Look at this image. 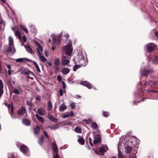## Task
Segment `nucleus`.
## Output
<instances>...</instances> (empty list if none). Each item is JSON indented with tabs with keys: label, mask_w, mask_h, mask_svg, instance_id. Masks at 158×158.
I'll return each mask as SVG.
<instances>
[{
	"label": "nucleus",
	"mask_w": 158,
	"mask_h": 158,
	"mask_svg": "<svg viewBox=\"0 0 158 158\" xmlns=\"http://www.w3.org/2000/svg\"><path fill=\"white\" fill-rule=\"evenodd\" d=\"M91 127L94 129H96L98 128V126L96 122H93L91 123Z\"/></svg>",
	"instance_id": "obj_28"
},
{
	"label": "nucleus",
	"mask_w": 158,
	"mask_h": 158,
	"mask_svg": "<svg viewBox=\"0 0 158 158\" xmlns=\"http://www.w3.org/2000/svg\"><path fill=\"white\" fill-rule=\"evenodd\" d=\"M52 107V103L50 101H49L48 103L47 109L50 110Z\"/></svg>",
	"instance_id": "obj_35"
},
{
	"label": "nucleus",
	"mask_w": 158,
	"mask_h": 158,
	"mask_svg": "<svg viewBox=\"0 0 158 158\" xmlns=\"http://www.w3.org/2000/svg\"><path fill=\"white\" fill-rule=\"evenodd\" d=\"M69 117H72L74 115V113L72 111H71L70 114H69Z\"/></svg>",
	"instance_id": "obj_53"
},
{
	"label": "nucleus",
	"mask_w": 158,
	"mask_h": 158,
	"mask_svg": "<svg viewBox=\"0 0 158 158\" xmlns=\"http://www.w3.org/2000/svg\"><path fill=\"white\" fill-rule=\"evenodd\" d=\"M149 91L150 93H158V91H154L152 90H149Z\"/></svg>",
	"instance_id": "obj_52"
},
{
	"label": "nucleus",
	"mask_w": 158,
	"mask_h": 158,
	"mask_svg": "<svg viewBox=\"0 0 158 158\" xmlns=\"http://www.w3.org/2000/svg\"><path fill=\"white\" fill-rule=\"evenodd\" d=\"M82 121L85 123L87 124H88L89 123L88 120L87 119H83Z\"/></svg>",
	"instance_id": "obj_50"
},
{
	"label": "nucleus",
	"mask_w": 158,
	"mask_h": 158,
	"mask_svg": "<svg viewBox=\"0 0 158 158\" xmlns=\"http://www.w3.org/2000/svg\"><path fill=\"white\" fill-rule=\"evenodd\" d=\"M51 146L54 152L53 158H60L58 155V148L55 141L52 143Z\"/></svg>",
	"instance_id": "obj_2"
},
{
	"label": "nucleus",
	"mask_w": 158,
	"mask_h": 158,
	"mask_svg": "<svg viewBox=\"0 0 158 158\" xmlns=\"http://www.w3.org/2000/svg\"><path fill=\"white\" fill-rule=\"evenodd\" d=\"M20 27L21 29L24 31L26 33H28V31L27 29L26 28L24 27L22 25H20Z\"/></svg>",
	"instance_id": "obj_31"
},
{
	"label": "nucleus",
	"mask_w": 158,
	"mask_h": 158,
	"mask_svg": "<svg viewBox=\"0 0 158 158\" xmlns=\"http://www.w3.org/2000/svg\"><path fill=\"white\" fill-rule=\"evenodd\" d=\"M82 64H80V66L77 65H75L73 67V70L74 71H76L81 66H83Z\"/></svg>",
	"instance_id": "obj_36"
},
{
	"label": "nucleus",
	"mask_w": 158,
	"mask_h": 158,
	"mask_svg": "<svg viewBox=\"0 0 158 158\" xmlns=\"http://www.w3.org/2000/svg\"><path fill=\"white\" fill-rule=\"evenodd\" d=\"M40 131V127L38 126H36L34 129L33 131L35 135H38Z\"/></svg>",
	"instance_id": "obj_15"
},
{
	"label": "nucleus",
	"mask_w": 158,
	"mask_h": 158,
	"mask_svg": "<svg viewBox=\"0 0 158 158\" xmlns=\"http://www.w3.org/2000/svg\"><path fill=\"white\" fill-rule=\"evenodd\" d=\"M118 158H123V157H122V155H119L118 156Z\"/></svg>",
	"instance_id": "obj_63"
},
{
	"label": "nucleus",
	"mask_w": 158,
	"mask_h": 158,
	"mask_svg": "<svg viewBox=\"0 0 158 158\" xmlns=\"http://www.w3.org/2000/svg\"><path fill=\"white\" fill-rule=\"evenodd\" d=\"M0 88H3V85L1 80L0 79Z\"/></svg>",
	"instance_id": "obj_44"
},
{
	"label": "nucleus",
	"mask_w": 158,
	"mask_h": 158,
	"mask_svg": "<svg viewBox=\"0 0 158 158\" xmlns=\"http://www.w3.org/2000/svg\"><path fill=\"white\" fill-rule=\"evenodd\" d=\"M21 73L22 74H24L25 75H30L31 74L32 75L33 74V73L30 71L29 70H23L21 71Z\"/></svg>",
	"instance_id": "obj_18"
},
{
	"label": "nucleus",
	"mask_w": 158,
	"mask_h": 158,
	"mask_svg": "<svg viewBox=\"0 0 158 158\" xmlns=\"http://www.w3.org/2000/svg\"><path fill=\"white\" fill-rule=\"evenodd\" d=\"M130 158H136V157L135 156H132L130 157Z\"/></svg>",
	"instance_id": "obj_64"
},
{
	"label": "nucleus",
	"mask_w": 158,
	"mask_h": 158,
	"mask_svg": "<svg viewBox=\"0 0 158 158\" xmlns=\"http://www.w3.org/2000/svg\"><path fill=\"white\" fill-rule=\"evenodd\" d=\"M9 46L14 47L13 39L11 36L9 37Z\"/></svg>",
	"instance_id": "obj_20"
},
{
	"label": "nucleus",
	"mask_w": 158,
	"mask_h": 158,
	"mask_svg": "<svg viewBox=\"0 0 158 158\" xmlns=\"http://www.w3.org/2000/svg\"><path fill=\"white\" fill-rule=\"evenodd\" d=\"M62 86L64 89H65L66 88V85L65 83L63 81H62Z\"/></svg>",
	"instance_id": "obj_46"
},
{
	"label": "nucleus",
	"mask_w": 158,
	"mask_h": 158,
	"mask_svg": "<svg viewBox=\"0 0 158 158\" xmlns=\"http://www.w3.org/2000/svg\"><path fill=\"white\" fill-rule=\"evenodd\" d=\"M54 64L55 66V72L56 73L60 69V60L59 58H57L55 59Z\"/></svg>",
	"instance_id": "obj_5"
},
{
	"label": "nucleus",
	"mask_w": 158,
	"mask_h": 158,
	"mask_svg": "<svg viewBox=\"0 0 158 158\" xmlns=\"http://www.w3.org/2000/svg\"><path fill=\"white\" fill-rule=\"evenodd\" d=\"M81 84L83 86L86 87L89 89L91 88V85L87 81H82L81 82Z\"/></svg>",
	"instance_id": "obj_13"
},
{
	"label": "nucleus",
	"mask_w": 158,
	"mask_h": 158,
	"mask_svg": "<svg viewBox=\"0 0 158 158\" xmlns=\"http://www.w3.org/2000/svg\"><path fill=\"white\" fill-rule=\"evenodd\" d=\"M103 115L105 117H107L109 116V113L107 112L103 111Z\"/></svg>",
	"instance_id": "obj_38"
},
{
	"label": "nucleus",
	"mask_w": 158,
	"mask_h": 158,
	"mask_svg": "<svg viewBox=\"0 0 158 158\" xmlns=\"http://www.w3.org/2000/svg\"><path fill=\"white\" fill-rule=\"evenodd\" d=\"M52 41L53 44H59L60 42V38H57L56 36L55 35H53L52 36Z\"/></svg>",
	"instance_id": "obj_9"
},
{
	"label": "nucleus",
	"mask_w": 158,
	"mask_h": 158,
	"mask_svg": "<svg viewBox=\"0 0 158 158\" xmlns=\"http://www.w3.org/2000/svg\"><path fill=\"white\" fill-rule=\"evenodd\" d=\"M15 52V49L14 47L10 46L4 51V52L5 53H6V54H7L6 53H11L13 54H14Z\"/></svg>",
	"instance_id": "obj_6"
},
{
	"label": "nucleus",
	"mask_w": 158,
	"mask_h": 158,
	"mask_svg": "<svg viewBox=\"0 0 158 158\" xmlns=\"http://www.w3.org/2000/svg\"><path fill=\"white\" fill-rule=\"evenodd\" d=\"M156 47V45L154 43H152L148 45V52L151 53L153 51L154 48Z\"/></svg>",
	"instance_id": "obj_7"
},
{
	"label": "nucleus",
	"mask_w": 158,
	"mask_h": 158,
	"mask_svg": "<svg viewBox=\"0 0 158 158\" xmlns=\"http://www.w3.org/2000/svg\"><path fill=\"white\" fill-rule=\"evenodd\" d=\"M132 150V148L129 146H127L125 148V152L126 153H130Z\"/></svg>",
	"instance_id": "obj_25"
},
{
	"label": "nucleus",
	"mask_w": 158,
	"mask_h": 158,
	"mask_svg": "<svg viewBox=\"0 0 158 158\" xmlns=\"http://www.w3.org/2000/svg\"><path fill=\"white\" fill-rule=\"evenodd\" d=\"M46 63L49 66H52V64L50 62H47Z\"/></svg>",
	"instance_id": "obj_57"
},
{
	"label": "nucleus",
	"mask_w": 158,
	"mask_h": 158,
	"mask_svg": "<svg viewBox=\"0 0 158 158\" xmlns=\"http://www.w3.org/2000/svg\"><path fill=\"white\" fill-rule=\"evenodd\" d=\"M61 72L63 74H67L69 72L70 70L67 68H64L62 69Z\"/></svg>",
	"instance_id": "obj_21"
},
{
	"label": "nucleus",
	"mask_w": 158,
	"mask_h": 158,
	"mask_svg": "<svg viewBox=\"0 0 158 158\" xmlns=\"http://www.w3.org/2000/svg\"><path fill=\"white\" fill-rule=\"evenodd\" d=\"M69 117V114H65L63 115V118H64Z\"/></svg>",
	"instance_id": "obj_45"
},
{
	"label": "nucleus",
	"mask_w": 158,
	"mask_h": 158,
	"mask_svg": "<svg viewBox=\"0 0 158 158\" xmlns=\"http://www.w3.org/2000/svg\"><path fill=\"white\" fill-rule=\"evenodd\" d=\"M101 137L100 135L98 134L96 135L94 140V143L96 144L98 143H100L101 141Z\"/></svg>",
	"instance_id": "obj_8"
},
{
	"label": "nucleus",
	"mask_w": 158,
	"mask_h": 158,
	"mask_svg": "<svg viewBox=\"0 0 158 158\" xmlns=\"http://www.w3.org/2000/svg\"><path fill=\"white\" fill-rule=\"evenodd\" d=\"M8 75H10L11 74V69H9L8 71Z\"/></svg>",
	"instance_id": "obj_56"
},
{
	"label": "nucleus",
	"mask_w": 158,
	"mask_h": 158,
	"mask_svg": "<svg viewBox=\"0 0 158 158\" xmlns=\"http://www.w3.org/2000/svg\"><path fill=\"white\" fill-rule=\"evenodd\" d=\"M35 44L37 47L36 49L38 54L39 55H40V60L43 62L46 61L47 60L46 58L43 56L41 55V53L40 51H43V49L42 47L37 42H35Z\"/></svg>",
	"instance_id": "obj_1"
},
{
	"label": "nucleus",
	"mask_w": 158,
	"mask_h": 158,
	"mask_svg": "<svg viewBox=\"0 0 158 158\" xmlns=\"http://www.w3.org/2000/svg\"><path fill=\"white\" fill-rule=\"evenodd\" d=\"M26 49L28 52H29L32 54L34 53V52L32 51L31 48L29 45L27 46Z\"/></svg>",
	"instance_id": "obj_30"
},
{
	"label": "nucleus",
	"mask_w": 158,
	"mask_h": 158,
	"mask_svg": "<svg viewBox=\"0 0 158 158\" xmlns=\"http://www.w3.org/2000/svg\"><path fill=\"white\" fill-rule=\"evenodd\" d=\"M75 131L76 132L78 133H81L82 131L81 128L79 127H77L75 128Z\"/></svg>",
	"instance_id": "obj_34"
},
{
	"label": "nucleus",
	"mask_w": 158,
	"mask_h": 158,
	"mask_svg": "<svg viewBox=\"0 0 158 158\" xmlns=\"http://www.w3.org/2000/svg\"><path fill=\"white\" fill-rule=\"evenodd\" d=\"M27 114L26 109L25 106H22L19 109L17 112V114L19 116H22L24 114Z\"/></svg>",
	"instance_id": "obj_4"
},
{
	"label": "nucleus",
	"mask_w": 158,
	"mask_h": 158,
	"mask_svg": "<svg viewBox=\"0 0 158 158\" xmlns=\"http://www.w3.org/2000/svg\"><path fill=\"white\" fill-rule=\"evenodd\" d=\"M65 37H66L67 38H69V35L67 34H65L64 35Z\"/></svg>",
	"instance_id": "obj_61"
},
{
	"label": "nucleus",
	"mask_w": 158,
	"mask_h": 158,
	"mask_svg": "<svg viewBox=\"0 0 158 158\" xmlns=\"http://www.w3.org/2000/svg\"><path fill=\"white\" fill-rule=\"evenodd\" d=\"M20 150L23 153H26L27 152L28 149L25 145L23 144L20 146Z\"/></svg>",
	"instance_id": "obj_10"
},
{
	"label": "nucleus",
	"mask_w": 158,
	"mask_h": 158,
	"mask_svg": "<svg viewBox=\"0 0 158 158\" xmlns=\"http://www.w3.org/2000/svg\"><path fill=\"white\" fill-rule=\"evenodd\" d=\"M78 142L81 145H83L85 143V140L82 137H80L78 139Z\"/></svg>",
	"instance_id": "obj_26"
},
{
	"label": "nucleus",
	"mask_w": 158,
	"mask_h": 158,
	"mask_svg": "<svg viewBox=\"0 0 158 158\" xmlns=\"http://www.w3.org/2000/svg\"><path fill=\"white\" fill-rule=\"evenodd\" d=\"M57 79L58 81H62V77L60 75H58L57 76Z\"/></svg>",
	"instance_id": "obj_42"
},
{
	"label": "nucleus",
	"mask_w": 158,
	"mask_h": 158,
	"mask_svg": "<svg viewBox=\"0 0 158 158\" xmlns=\"http://www.w3.org/2000/svg\"><path fill=\"white\" fill-rule=\"evenodd\" d=\"M37 112L41 115H44L45 114L46 112L44 108H40L38 109Z\"/></svg>",
	"instance_id": "obj_12"
},
{
	"label": "nucleus",
	"mask_w": 158,
	"mask_h": 158,
	"mask_svg": "<svg viewBox=\"0 0 158 158\" xmlns=\"http://www.w3.org/2000/svg\"><path fill=\"white\" fill-rule=\"evenodd\" d=\"M69 62V60L68 59H64L62 60V64L63 65H65L68 64Z\"/></svg>",
	"instance_id": "obj_32"
},
{
	"label": "nucleus",
	"mask_w": 158,
	"mask_h": 158,
	"mask_svg": "<svg viewBox=\"0 0 158 158\" xmlns=\"http://www.w3.org/2000/svg\"><path fill=\"white\" fill-rule=\"evenodd\" d=\"M108 149V148L107 146L106 145H104L99 150V152H100L102 155L106 152Z\"/></svg>",
	"instance_id": "obj_11"
},
{
	"label": "nucleus",
	"mask_w": 158,
	"mask_h": 158,
	"mask_svg": "<svg viewBox=\"0 0 158 158\" xmlns=\"http://www.w3.org/2000/svg\"><path fill=\"white\" fill-rule=\"evenodd\" d=\"M23 40L24 42H26L27 41V38L25 35H23Z\"/></svg>",
	"instance_id": "obj_48"
},
{
	"label": "nucleus",
	"mask_w": 158,
	"mask_h": 158,
	"mask_svg": "<svg viewBox=\"0 0 158 158\" xmlns=\"http://www.w3.org/2000/svg\"><path fill=\"white\" fill-rule=\"evenodd\" d=\"M83 58V57L82 56H81V57H80L79 58L80 59H81V62L82 61H84V60H82V58Z\"/></svg>",
	"instance_id": "obj_60"
},
{
	"label": "nucleus",
	"mask_w": 158,
	"mask_h": 158,
	"mask_svg": "<svg viewBox=\"0 0 158 158\" xmlns=\"http://www.w3.org/2000/svg\"><path fill=\"white\" fill-rule=\"evenodd\" d=\"M44 137L43 135L41 136V137L39 139L38 141V143L41 145L43 143Z\"/></svg>",
	"instance_id": "obj_27"
},
{
	"label": "nucleus",
	"mask_w": 158,
	"mask_h": 158,
	"mask_svg": "<svg viewBox=\"0 0 158 158\" xmlns=\"http://www.w3.org/2000/svg\"><path fill=\"white\" fill-rule=\"evenodd\" d=\"M7 67L9 69H11V66L10 65H7Z\"/></svg>",
	"instance_id": "obj_59"
},
{
	"label": "nucleus",
	"mask_w": 158,
	"mask_h": 158,
	"mask_svg": "<svg viewBox=\"0 0 158 158\" xmlns=\"http://www.w3.org/2000/svg\"><path fill=\"white\" fill-rule=\"evenodd\" d=\"M15 36L18 37L19 39H21V36L20 34L18 31H17L15 32Z\"/></svg>",
	"instance_id": "obj_33"
},
{
	"label": "nucleus",
	"mask_w": 158,
	"mask_h": 158,
	"mask_svg": "<svg viewBox=\"0 0 158 158\" xmlns=\"http://www.w3.org/2000/svg\"><path fill=\"white\" fill-rule=\"evenodd\" d=\"M152 71L150 70H143V76H147L150 73H152Z\"/></svg>",
	"instance_id": "obj_19"
},
{
	"label": "nucleus",
	"mask_w": 158,
	"mask_h": 158,
	"mask_svg": "<svg viewBox=\"0 0 158 158\" xmlns=\"http://www.w3.org/2000/svg\"><path fill=\"white\" fill-rule=\"evenodd\" d=\"M2 70V68L1 64L0 63V73H1Z\"/></svg>",
	"instance_id": "obj_55"
},
{
	"label": "nucleus",
	"mask_w": 158,
	"mask_h": 158,
	"mask_svg": "<svg viewBox=\"0 0 158 158\" xmlns=\"http://www.w3.org/2000/svg\"><path fill=\"white\" fill-rule=\"evenodd\" d=\"M50 128L51 130H55L56 129L59 128L58 124V123L56 124L51 127L50 126Z\"/></svg>",
	"instance_id": "obj_29"
},
{
	"label": "nucleus",
	"mask_w": 158,
	"mask_h": 158,
	"mask_svg": "<svg viewBox=\"0 0 158 158\" xmlns=\"http://www.w3.org/2000/svg\"><path fill=\"white\" fill-rule=\"evenodd\" d=\"M13 92L16 94H19V91L16 89H14Z\"/></svg>",
	"instance_id": "obj_40"
},
{
	"label": "nucleus",
	"mask_w": 158,
	"mask_h": 158,
	"mask_svg": "<svg viewBox=\"0 0 158 158\" xmlns=\"http://www.w3.org/2000/svg\"><path fill=\"white\" fill-rule=\"evenodd\" d=\"M24 61L31 62V60L27 58H20L16 59V61L18 62L22 63Z\"/></svg>",
	"instance_id": "obj_14"
},
{
	"label": "nucleus",
	"mask_w": 158,
	"mask_h": 158,
	"mask_svg": "<svg viewBox=\"0 0 158 158\" xmlns=\"http://www.w3.org/2000/svg\"><path fill=\"white\" fill-rule=\"evenodd\" d=\"M35 116L40 122H41L42 123H44V120L42 117L39 115L37 114H35Z\"/></svg>",
	"instance_id": "obj_23"
},
{
	"label": "nucleus",
	"mask_w": 158,
	"mask_h": 158,
	"mask_svg": "<svg viewBox=\"0 0 158 158\" xmlns=\"http://www.w3.org/2000/svg\"><path fill=\"white\" fill-rule=\"evenodd\" d=\"M3 88H0V98L1 97L3 94Z\"/></svg>",
	"instance_id": "obj_41"
},
{
	"label": "nucleus",
	"mask_w": 158,
	"mask_h": 158,
	"mask_svg": "<svg viewBox=\"0 0 158 158\" xmlns=\"http://www.w3.org/2000/svg\"><path fill=\"white\" fill-rule=\"evenodd\" d=\"M59 93H60V96H62L63 94V91H62V89H60L59 90Z\"/></svg>",
	"instance_id": "obj_49"
},
{
	"label": "nucleus",
	"mask_w": 158,
	"mask_h": 158,
	"mask_svg": "<svg viewBox=\"0 0 158 158\" xmlns=\"http://www.w3.org/2000/svg\"><path fill=\"white\" fill-rule=\"evenodd\" d=\"M27 104L29 106H31L32 105V102L30 101H27Z\"/></svg>",
	"instance_id": "obj_47"
},
{
	"label": "nucleus",
	"mask_w": 158,
	"mask_h": 158,
	"mask_svg": "<svg viewBox=\"0 0 158 158\" xmlns=\"http://www.w3.org/2000/svg\"><path fill=\"white\" fill-rule=\"evenodd\" d=\"M43 133H44V135L46 137H47L48 138L49 137V136L48 135L47 132L46 131H43Z\"/></svg>",
	"instance_id": "obj_43"
},
{
	"label": "nucleus",
	"mask_w": 158,
	"mask_h": 158,
	"mask_svg": "<svg viewBox=\"0 0 158 158\" xmlns=\"http://www.w3.org/2000/svg\"><path fill=\"white\" fill-rule=\"evenodd\" d=\"M40 99H41V98H40V96H37L36 97V101H40Z\"/></svg>",
	"instance_id": "obj_51"
},
{
	"label": "nucleus",
	"mask_w": 158,
	"mask_h": 158,
	"mask_svg": "<svg viewBox=\"0 0 158 158\" xmlns=\"http://www.w3.org/2000/svg\"><path fill=\"white\" fill-rule=\"evenodd\" d=\"M64 50L65 51L66 55H70L73 51L72 45L71 44H67L64 47Z\"/></svg>",
	"instance_id": "obj_3"
},
{
	"label": "nucleus",
	"mask_w": 158,
	"mask_h": 158,
	"mask_svg": "<svg viewBox=\"0 0 158 158\" xmlns=\"http://www.w3.org/2000/svg\"><path fill=\"white\" fill-rule=\"evenodd\" d=\"M67 108V106L65 105L64 103H63L59 107V110L60 111H63L66 109Z\"/></svg>",
	"instance_id": "obj_22"
},
{
	"label": "nucleus",
	"mask_w": 158,
	"mask_h": 158,
	"mask_svg": "<svg viewBox=\"0 0 158 158\" xmlns=\"http://www.w3.org/2000/svg\"><path fill=\"white\" fill-rule=\"evenodd\" d=\"M70 106L72 109H74L75 108L76 105L74 102H73L70 104Z\"/></svg>",
	"instance_id": "obj_39"
},
{
	"label": "nucleus",
	"mask_w": 158,
	"mask_h": 158,
	"mask_svg": "<svg viewBox=\"0 0 158 158\" xmlns=\"http://www.w3.org/2000/svg\"><path fill=\"white\" fill-rule=\"evenodd\" d=\"M155 34L156 37L158 38V32H156L155 33Z\"/></svg>",
	"instance_id": "obj_58"
},
{
	"label": "nucleus",
	"mask_w": 158,
	"mask_h": 158,
	"mask_svg": "<svg viewBox=\"0 0 158 158\" xmlns=\"http://www.w3.org/2000/svg\"><path fill=\"white\" fill-rule=\"evenodd\" d=\"M7 107L9 109L11 108V112L12 114H13L14 113V107L13 104H8Z\"/></svg>",
	"instance_id": "obj_24"
},
{
	"label": "nucleus",
	"mask_w": 158,
	"mask_h": 158,
	"mask_svg": "<svg viewBox=\"0 0 158 158\" xmlns=\"http://www.w3.org/2000/svg\"><path fill=\"white\" fill-rule=\"evenodd\" d=\"M22 122L23 124L26 126H29L30 125L31 122L28 119L25 118L22 120Z\"/></svg>",
	"instance_id": "obj_16"
},
{
	"label": "nucleus",
	"mask_w": 158,
	"mask_h": 158,
	"mask_svg": "<svg viewBox=\"0 0 158 158\" xmlns=\"http://www.w3.org/2000/svg\"><path fill=\"white\" fill-rule=\"evenodd\" d=\"M150 85H156V83H155L154 82H152L150 83Z\"/></svg>",
	"instance_id": "obj_54"
},
{
	"label": "nucleus",
	"mask_w": 158,
	"mask_h": 158,
	"mask_svg": "<svg viewBox=\"0 0 158 158\" xmlns=\"http://www.w3.org/2000/svg\"><path fill=\"white\" fill-rule=\"evenodd\" d=\"M35 62V63H34V64L35 65V67H36V68L37 71L38 72H40V68H39L38 65L35 62Z\"/></svg>",
	"instance_id": "obj_37"
},
{
	"label": "nucleus",
	"mask_w": 158,
	"mask_h": 158,
	"mask_svg": "<svg viewBox=\"0 0 158 158\" xmlns=\"http://www.w3.org/2000/svg\"><path fill=\"white\" fill-rule=\"evenodd\" d=\"M48 117L49 119L53 122L56 123L58 122V120L57 118L53 117L51 114H49L48 115Z\"/></svg>",
	"instance_id": "obj_17"
},
{
	"label": "nucleus",
	"mask_w": 158,
	"mask_h": 158,
	"mask_svg": "<svg viewBox=\"0 0 158 158\" xmlns=\"http://www.w3.org/2000/svg\"><path fill=\"white\" fill-rule=\"evenodd\" d=\"M66 58H67L66 56H62V60H63L64 59H66Z\"/></svg>",
	"instance_id": "obj_62"
}]
</instances>
